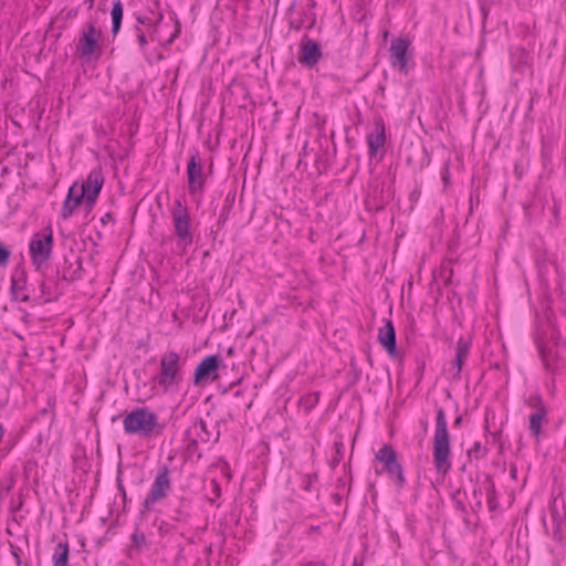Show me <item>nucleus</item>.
Wrapping results in <instances>:
<instances>
[{
	"mask_svg": "<svg viewBox=\"0 0 566 566\" xmlns=\"http://www.w3.org/2000/svg\"><path fill=\"white\" fill-rule=\"evenodd\" d=\"M432 455L437 473L446 475L451 468V460L447 418L442 408L437 411Z\"/></svg>",
	"mask_w": 566,
	"mask_h": 566,
	"instance_id": "1",
	"label": "nucleus"
},
{
	"mask_svg": "<svg viewBox=\"0 0 566 566\" xmlns=\"http://www.w3.org/2000/svg\"><path fill=\"white\" fill-rule=\"evenodd\" d=\"M185 359L175 352L167 350L160 356L159 373L154 377V382L164 391L178 386L182 380V365Z\"/></svg>",
	"mask_w": 566,
	"mask_h": 566,
	"instance_id": "2",
	"label": "nucleus"
},
{
	"mask_svg": "<svg viewBox=\"0 0 566 566\" xmlns=\"http://www.w3.org/2000/svg\"><path fill=\"white\" fill-rule=\"evenodd\" d=\"M170 216L176 235L177 249L182 253L193 243L191 218L186 203L180 199L174 201Z\"/></svg>",
	"mask_w": 566,
	"mask_h": 566,
	"instance_id": "3",
	"label": "nucleus"
},
{
	"mask_svg": "<svg viewBox=\"0 0 566 566\" xmlns=\"http://www.w3.org/2000/svg\"><path fill=\"white\" fill-rule=\"evenodd\" d=\"M123 426L126 433L146 438L158 427V417L150 409L139 407L124 417Z\"/></svg>",
	"mask_w": 566,
	"mask_h": 566,
	"instance_id": "4",
	"label": "nucleus"
},
{
	"mask_svg": "<svg viewBox=\"0 0 566 566\" xmlns=\"http://www.w3.org/2000/svg\"><path fill=\"white\" fill-rule=\"evenodd\" d=\"M52 250L53 231L50 227L32 235L29 242V252L32 264L36 270H40L49 262L52 256Z\"/></svg>",
	"mask_w": 566,
	"mask_h": 566,
	"instance_id": "5",
	"label": "nucleus"
},
{
	"mask_svg": "<svg viewBox=\"0 0 566 566\" xmlns=\"http://www.w3.org/2000/svg\"><path fill=\"white\" fill-rule=\"evenodd\" d=\"M207 172L198 153L190 156L187 163V186L189 195L201 198L206 190Z\"/></svg>",
	"mask_w": 566,
	"mask_h": 566,
	"instance_id": "6",
	"label": "nucleus"
},
{
	"mask_svg": "<svg viewBox=\"0 0 566 566\" xmlns=\"http://www.w3.org/2000/svg\"><path fill=\"white\" fill-rule=\"evenodd\" d=\"M102 31L96 27L95 20L84 24L76 44V52L81 57H91L101 54L99 40Z\"/></svg>",
	"mask_w": 566,
	"mask_h": 566,
	"instance_id": "7",
	"label": "nucleus"
},
{
	"mask_svg": "<svg viewBox=\"0 0 566 566\" xmlns=\"http://www.w3.org/2000/svg\"><path fill=\"white\" fill-rule=\"evenodd\" d=\"M171 490V479L167 467H161L144 500L143 506L150 511L157 503L166 499Z\"/></svg>",
	"mask_w": 566,
	"mask_h": 566,
	"instance_id": "8",
	"label": "nucleus"
},
{
	"mask_svg": "<svg viewBox=\"0 0 566 566\" xmlns=\"http://www.w3.org/2000/svg\"><path fill=\"white\" fill-rule=\"evenodd\" d=\"M376 459L384 464V470L390 479L395 480L398 488L405 485L403 471L400 463L397 461V453L389 444H384L376 453Z\"/></svg>",
	"mask_w": 566,
	"mask_h": 566,
	"instance_id": "9",
	"label": "nucleus"
},
{
	"mask_svg": "<svg viewBox=\"0 0 566 566\" xmlns=\"http://www.w3.org/2000/svg\"><path fill=\"white\" fill-rule=\"evenodd\" d=\"M104 185V176L101 168H94L87 175L85 181L80 184V188L85 191L86 207L92 209Z\"/></svg>",
	"mask_w": 566,
	"mask_h": 566,
	"instance_id": "10",
	"label": "nucleus"
},
{
	"mask_svg": "<svg viewBox=\"0 0 566 566\" xmlns=\"http://www.w3.org/2000/svg\"><path fill=\"white\" fill-rule=\"evenodd\" d=\"M410 42L405 38H396L391 41L389 46V56L391 66L400 73L407 74L408 72V49Z\"/></svg>",
	"mask_w": 566,
	"mask_h": 566,
	"instance_id": "11",
	"label": "nucleus"
},
{
	"mask_svg": "<svg viewBox=\"0 0 566 566\" xmlns=\"http://www.w3.org/2000/svg\"><path fill=\"white\" fill-rule=\"evenodd\" d=\"M220 360L217 356L210 355L203 357L195 369L193 384L200 385L208 380H216L218 378V369Z\"/></svg>",
	"mask_w": 566,
	"mask_h": 566,
	"instance_id": "12",
	"label": "nucleus"
},
{
	"mask_svg": "<svg viewBox=\"0 0 566 566\" xmlns=\"http://www.w3.org/2000/svg\"><path fill=\"white\" fill-rule=\"evenodd\" d=\"M321 56L322 51L318 43L306 35L303 36L300 42L298 62L307 67H313Z\"/></svg>",
	"mask_w": 566,
	"mask_h": 566,
	"instance_id": "13",
	"label": "nucleus"
},
{
	"mask_svg": "<svg viewBox=\"0 0 566 566\" xmlns=\"http://www.w3.org/2000/svg\"><path fill=\"white\" fill-rule=\"evenodd\" d=\"M530 406L533 409L532 413L530 415V429L535 436H538L541 432L542 422L546 416V407L538 397L531 398Z\"/></svg>",
	"mask_w": 566,
	"mask_h": 566,
	"instance_id": "14",
	"label": "nucleus"
},
{
	"mask_svg": "<svg viewBox=\"0 0 566 566\" xmlns=\"http://www.w3.org/2000/svg\"><path fill=\"white\" fill-rule=\"evenodd\" d=\"M378 342L390 356H396V333L391 321H386L385 325L378 331Z\"/></svg>",
	"mask_w": 566,
	"mask_h": 566,
	"instance_id": "15",
	"label": "nucleus"
},
{
	"mask_svg": "<svg viewBox=\"0 0 566 566\" xmlns=\"http://www.w3.org/2000/svg\"><path fill=\"white\" fill-rule=\"evenodd\" d=\"M386 140L385 124L382 119L375 120L374 130L368 135L369 155L375 156L384 147Z\"/></svg>",
	"mask_w": 566,
	"mask_h": 566,
	"instance_id": "16",
	"label": "nucleus"
},
{
	"mask_svg": "<svg viewBox=\"0 0 566 566\" xmlns=\"http://www.w3.org/2000/svg\"><path fill=\"white\" fill-rule=\"evenodd\" d=\"M469 355V343L464 339L460 338L457 343L455 347V357L452 360V368L454 369V375L458 376L461 371L462 365L465 361Z\"/></svg>",
	"mask_w": 566,
	"mask_h": 566,
	"instance_id": "17",
	"label": "nucleus"
},
{
	"mask_svg": "<svg viewBox=\"0 0 566 566\" xmlns=\"http://www.w3.org/2000/svg\"><path fill=\"white\" fill-rule=\"evenodd\" d=\"M70 547L67 542H59L52 554L53 566H69Z\"/></svg>",
	"mask_w": 566,
	"mask_h": 566,
	"instance_id": "18",
	"label": "nucleus"
},
{
	"mask_svg": "<svg viewBox=\"0 0 566 566\" xmlns=\"http://www.w3.org/2000/svg\"><path fill=\"white\" fill-rule=\"evenodd\" d=\"M111 15H112V32H113V34H116L120 29V23H122V19H123V4H122L120 0H114Z\"/></svg>",
	"mask_w": 566,
	"mask_h": 566,
	"instance_id": "19",
	"label": "nucleus"
},
{
	"mask_svg": "<svg viewBox=\"0 0 566 566\" xmlns=\"http://www.w3.org/2000/svg\"><path fill=\"white\" fill-rule=\"evenodd\" d=\"M66 199L76 206L84 203L86 206L85 191L80 188V182H74L67 192Z\"/></svg>",
	"mask_w": 566,
	"mask_h": 566,
	"instance_id": "20",
	"label": "nucleus"
},
{
	"mask_svg": "<svg viewBox=\"0 0 566 566\" xmlns=\"http://www.w3.org/2000/svg\"><path fill=\"white\" fill-rule=\"evenodd\" d=\"M130 539H132V549H135L137 552L144 551L145 548H147L149 546V543H148L145 534L142 532L135 531L132 534Z\"/></svg>",
	"mask_w": 566,
	"mask_h": 566,
	"instance_id": "21",
	"label": "nucleus"
},
{
	"mask_svg": "<svg viewBox=\"0 0 566 566\" xmlns=\"http://www.w3.org/2000/svg\"><path fill=\"white\" fill-rule=\"evenodd\" d=\"M78 206L74 205L70 200L65 198L62 209H61V217L63 219H69L76 210Z\"/></svg>",
	"mask_w": 566,
	"mask_h": 566,
	"instance_id": "22",
	"label": "nucleus"
},
{
	"mask_svg": "<svg viewBox=\"0 0 566 566\" xmlns=\"http://www.w3.org/2000/svg\"><path fill=\"white\" fill-rule=\"evenodd\" d=\"M78 206L74 205L70 200L65 198L62 209H61V217L63 219H69L76 210Z\"/></svg>",
	"mask_w": 566,
	"mask_h": 566,
	"instance_id": "23",
	"label": "nucleus"
},
{
	"mask_svg": "<svg viewBox=\"0 0 566 566\" xmlns=\"http://www.w3.org/2000/svg\"><path fill=\"white\" fill-rule=\"evenodd\" d=\"M171 531H172V526L168 522H165V521H160L159 522V524H158V534L161 537L167 536L168 534H170Z\"/></svg>",
	"mask_w": 566,
	"mask_h": 566,
	"instance_id": "24",
	"label": "nucleus"
},
{
	"mask_svg": "<svg viewBox=\"0 0 566 566\" xmlns=\"http://www.w3.org/2000/svg\"><path fill=\"white\" fill-rule=\"evenodd\" d=\"M10 258V251L0 244V265L7 264Z\"/></svg>",
	"mask_w": 566,
	"mask_h": 566,
	"instance_id": "25",
	"label": "nucleus"
},
{
	"mask_svg": "<svg viewBox=\"0 0 566 566\" xmlns=\"http://www.w3.org/2000/svg\"><path fill=\"white\" fill-rule=\"evenodd\" d=\"M303 23H304V21L302 19H291L290 20V28L295 29V30L298 31L303 27Z\"/></svg>",
	"mask_w": 566,
	"mask_h": 566,
	"instance_id": "26",
	"label": "nucleus"
},
{
	"mask_svg": "<svg viewBox=\"0 0 566 566\" xmlns=\"http://www.w3.org/2000/svg\"><path fill=\"white\" fill-rule=\"evenodd\" d=\"M441 179L443 181L444 187L447 188L450 184V176H449L448 167H444V169L442 170Z\"/></svg>",
	"mask_w": 566,
	"mask_h": 566,
	"instance_id": "27",
	"label": "nucleus"
},
{
	"mask_svg": "<svg viewBox=\"0 0 566 566\" xmlns=\"http://www.w3.org/2000/svg\"><path fill=\"white\" fill-rule=\"evenodd\" d=\"M306 480H307V481H306V485H305L304 488H305V490L310 491V490H311L312 482H313L314 480H316V475H314V476H310V475H307V476H306Z\"/></svg>",
	"mask_w": 566,
	"mask_h": 566,
	"instance_id": "28",
	"label": "nucleus"
},
{
	"mask_svg": "<svg viewBox=\"0 0 566 566\" xmlns=\"http://www.w3.org/2000/svg\"><path fill=\"white\" fill-rule=\"evenodd\" d=\"M138 43L142 48H144L147 43V39L145 36V34L140 33L138 34Z\"/></svg>",
	"mask_w": 566,
	"mask_h": 566,
	"instance_id": "29",
	"label": "nucleus"
},
{
	"mask_svg": "<svg viewBox=\"0 0 566 566\" xmlns=\"http://www.w3.org/2000/svg\"><path fill=\"white\" fill-rule=\"evenodd\" d=\"M480 447H481V446H480V443H475V444H474V448H473V449H471V450H469V455H470V457H475V458H478V455H476V454H475V455H473V454H474V452H478V451L480 450Z\"/></svg>",
	"mask_w": 566,
	"mask_h": 566,
	"instance_id": "30",
	"label": "nucleus"
},
{
	"mask_svg": "<svg viewBox=\"0 0 566 566\" xmlns=\"http://www.w3.org/2000/svg\"><path fill=\"white\" fill-rule=\"evenodd\" d=\"M541 352H542V357H543V361H544L545 368L549 369L551 365H549L548 358L546 357L545 350L542 349Z\"/></svg>",
	"mask_w": 566,
	"mask_h": 566,
	"instance_id": "31",
	"label": "nucleus"
},
{
	"mask_svg": "<svg viewBox=\"0 0 566 566\" xmlns=\"http://www.w3.org/2000/svg\"><path fill=\"white\" fill-rule=\"evenodd\" d=\"M177 514H178V515L175 517V518H176V521H179V522H184V521H186L187 516H186L185 514H182V513H181V512H179V511L177 512Z\"/></svg>",
	"mask_w": 566,
	"mask_h": 566,
	"instance_id": "32",
	"label": "nucleus"
},
{
	"mask_svg": "<svg viewBox=\"0 0 566 566\" xmlns=\"http://www.w3.org/2000/svg\"><path fill=\"white\" fill-rule=\"evenodd\" d=\"M302 566H324L322 562H308L303 564Z\"/></svg>",
	"mask_w": 566,
	"mask_h": 566,
	"instance_id": "33",
	"label": "nucleus"
},
{
	"mask_svg": "<svg viewBox=\"0 0 566 566\" xmlns=\"http://www.w3.org/2000/svg\"><path fill=\"white\" fill-rule=\"evenodd\" d=\"M489 506H490V510H493L495 507V504L493 503L492 497L489 499Z\"/></svg>",
	"mask_w": 566,
	"mask_h": 566,
	"instance_id": "34",
	"label": "nucleus"
},
{
	"mask_svg": "<svg viewBox=\"0 0 566 566\" xmlns=\"http://www.w3.org/2000/svg\"><path fill=\"white\" fill-rule=\"evenodd\" d=\"M515 473H516V469L513 467V468L511 469V474H512V476H513V478L515 476Z\"/></svg>",
	"mask_w": 566,
	"mask_h": 566,
	"instance_id": "35",
	"label": "nucleus"
},
{
	"mask_svg": "<svg viewBox=\"0 0 566 566\" xmlns=\"http://www.w3.org/2000/svg\"><path fill=\"white\" fill-rule=\"evenodd\" d=\"M28 300H29V296H23L22 297V301H24V302L28 301Z\"/></svg>",
	"mask_w": 566,
	"mask_h": 566,
	"instance_id": "36",
	"label": "nucleus"
}]
</instances>
